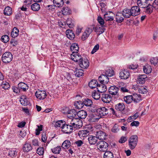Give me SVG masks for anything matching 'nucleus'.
<instances>
[{"label": "nucleus", "instance_id": "obj_1", "mask_svg": "<svg viewBox=\"0 0 158 158\" xmlns=\"http://www.w3.org/2000/svg\"><path fill=\"white\" fill-rule=\"evenodd\" d=\"M148 0H137V4L139 6L144 9L143 11L147 14H150L152 11L153 8L152 5H148Z\"/></svg>", "mask_w": 158, "mask_h": 158}, {"label": "nucleus", "instance_id": "obj_2", "mask_svg": "<svg viewBox=\"0 0 158 158\" xmlns=\"http://www.w3.org/2000/svg\"><path fill=\"white\" fill-rule=\"evenodd\" d=\"M138 137L136 135H131L129 139L128 145L131 149H134L136 146L138 142Z\"/></svg>", "mask_w": 158, "mask_h": 158}, {"label": "nucleus", "instance_id": "obj_3", "mask_svg": "<svg viewBox=\"0 0 158 158\" xmlns=\"http://www.w3.org/2000/svg\"><path fill=\"white\" fill-rule=\"evenodd\" d=\"M119 88L115 86H111L108 89V92L111 95L114 99H118L119 97L118 93Z\"/></svg>", "mask_w": 158, "mask_h": 158}, {"label": "nucleus", "instance_id": "obj_4", "mask_svg": "<svg viewBox=\"0 0 158 158\" xmlns=\"http://www.w3.org/2000/svg\"><path fill=\"white\" fill-rule=\"evenodd\" d=\"M70 121V124L73 127L74 130L75 129H79L82 126V121L77 118H72Z\"/></svg>", "mask_w": 158, "mask_h": 158}, {"label": "nucleus", "instance_id": "obj_5", "mask_svg": "<svg viewBox=\"0 0 158 158\" xmlns=\"http://www.w3.org/2000/svg\"><path fill=\"white\" fill-rule=\"evenodd\" d=\"M2 58L3 62L8 63L12 60L13 56L9 52H6L2 55Z\"/></svg>", "mask_w": 158, "mask_h": 158}, {"label": "nucleus", "instance_id": "obj_6", "mask_svg": "<svg viewBox=\"0 0 158 158\" xmlns=\"http://www.w3.org/2000/svg\"><path fill=\"white\" fill-rule=\"evenodd\" d=\"M98 148L101 151H106L108 148V145L105 141H100L97 143V145Z\"/></svg>", "mask_w": 158, "mask_h": 158}, {"label": "nucleus", "instance_id": "obj_7", "mask_svg": "<svg viewBox=\"0 0 158 158\" xmlns=\"http://www.w3.org/2000/svg\"><path fill=\"white\" fill-rule=\"evenodd\" d=\"M73 127L71 125L69 124H64V126L61 127V131L66 134H69L72 132L73 130Z\"/></svg>", "mask_w": 158, "mask_h": 158}, {"label": "nucleus", "instance_id": "obj_8", "mask_svg": "<svg viewBox=\"0 0 158 158\" xmlns=\"http://www.w3.org/2000/svg\"><path fill=\"white\" fill-rule=\"evenodd\" d=\"M36 98L39 100H43L47 96V94L45 91L38 89L35 93Z\"/></svg>", "mask_w": 158, "mask_h": 158}, {"label": "nucleus", "instance_id": "obj_9", "mask_svg": "<svg viewBox=\"0 0 158 158\" xmlns=\"http://www.w3.org/2000/svg\"><path fill=\"white\" fill-rule=\"evenodd\" d=\"M108 110L105 107L100 108L96 110V113L99 115L101 118H102L108 114Z\"/></svg>", "mask_w": 158, "mask_h": 158}, {"label": "nucleus", "instance_id": "obj_10", "mask_svg": "<svg viewBox=\"0 0 158 158\" xmlns=\"http://www.w3.org/2000/svg\"><path fill=\"white\" fill-rule=\"evenodd\" d=\"M94 29V27H87L82 36V40H86L92 33Z\"/></svg>", "mask_w": 158, "mask_h": 158}, {"label": "nucleus", "instance_id": "obj_11", "mask_svg": "<svg viewBox=\"0 0 158 158\" xmlns=\"http://www.w3.org/2000/svg\"><path fill=\"white\" fill-rule=\"evenodd\" d=\"M130 75L129 72L127 70L121 69L119 73V77L121 79H127Z\"/></svg>", "mask_w": 158, "mask_h": 158}, {"label": "nucleus", "instance_id": "obj_12", "mask_svg": "<svg viewBox=\"0 0 158 158\" xmlns=\"http://www.w3.org/2000/svg\"><path fill=\"white\" fill-rule=\"evenodd\" d=\"M113 98L110 94H103L102 95L101 100L105 103H109L111 101Z\"/></svg>", "mask_w": 158, "mask_h": 158}, {"label": "nucleus", "instance_id": "obj_13", "mask_svg": "<svg viewBox=\"0 0 158 158\" xmlns=\"http://www.w3.org/2000/svg\"><path fill=\"white\" fill-rule=\"evenodd\" d=\"M78 64L80 67L84 69H87L89 66V62L87 59H83L82 58L79 61Z\"/></svg>", "mask_w": 158, "mask_h": 158}, {"label": "nucleus", "instance_id": "obj_14", "mask_svg": "<svg viewBox=\"0 0 158 158\" xmlns=\"http://www.w3.org/2000/svg\"><path fill=\"white\" fill-rule=\"evenodd\" d=\"M67 117L69 118L68 121H69V120H71L72 118H75V116H76V114H77V112L76 110L74 109H71L68 110L67 112Z\"/></svg>", "mask_w": 158, "mask_h": 158}, {"label": "nucleus", "instance_id": "obj_15", "mask_svg": "<svg viewBox=\"0 0 158 158\" xmlns=\"http://www.w3.org/2000/svg\"><path fill=\"white\" fill-rule=\"evenodd\" d=\"M132 16H135L140 14V9L139 7L137 6H132L130 10Z\"/></svg>", "mask_w": 158, "mask_h": 158}, {"label": "nucleus", "instance_id": "obj_16", "mask_svg": "<svg viewBox=\"0 0 158 158\" xmlns=\"http://www.w3.org/2000/svg\"><path fill=\"white\" fill-rule=\"evenodd\" d=\"M71 58L72 60L76 62H78V63L82 58L81 56L77 52L72 53L71 55Z\"/></svg>", "mask_w": 158, "mask_h": 158}, {"label": "nucleus", "instance_id": "obj_17", "mask_svg": "<svg viewBox=\"0 0 158 158\" xmlns=\"http://www.w3.org/2000/svg\"><path fill=\"white\" fill-rule=\"evenodd\" d=\"M147 78V76L145 74L139 75L137 78L138 83L140 84H144Z\"/></svg>", "mask_w": 158, "mask_h": 158}, {"label": "nucleus", "instance_id": "obj_18", "mask_svg": "<svg viewBox=\"0 0 158 158\" xmlns=\"http://www.w3.org/2000/svg\"><path fill=\"white\" fill-rule=\"evenodd\" d=\"M113 13L111 12H107L104 15V19L106 21H112L114 20Z\"/></svg>", "mask_w": 158, "mask_h": 158}, {"label": "nucleus", "instance_id": "obj_19", "mask_svg": "<svg viewBox=\"0 0 158 158\" xmlns=\"http://www.w3.org/2000/svg\"><path fill=\"white\" fill-rule=\"evenodd\" d=\"M106 135L104 132L99 131L96 132V137L97 139H98L101 140H104L106 139Z\"/></svg>", "mask_w": 158, "mask_h": 158}, {"label": "nucleus", "instance_id": "obj_20", "mask_svg": "<svg viewBox=\"0 0 158 158\" xmlns=\"http://www.w3.org/2000/svg\"><path fill=\"white\" fill-rule=\"evenodd\" d=\"M105 26H102L99 25H97L95 27H94L95 31L98 35L103 33L105 30L104 27Z\"/></svg>", "mask_w": 158, "mask_h": 158}, {"label": "nucleus", "instance_id": "obj_21", "mask_svg": "<svg viewBox=\"0 0 158 158\" xmlns=\"http://www.w3.org/2000/svg\"><path fill=\"white\" fill-rule=\"evenodd\" d=\"M99 81L103 84H106L109 82V78L105 74H102L98 77Z\"/></svg>", "mask_w": 158, "mask_h": 158}, {"label": "nucleus", "instance_id": "obj_22", "mask_svg": "<svg viewBox=\"0 0 158 158\" xmlns=\"http://www.w3.org/2000/svg\"><path fill=\"white\" fill-rule=\"evenodd\" d=\"M88 139L90 145L95 144L98 141L97 137L92 135L88 136Z\"/></svg>", "mask_w": 158, "mask_h": 158}, {"label": "nucleus", "instance_id": "obj_23", "mask_svg": "<svg viewBox=\"0 0 158 158\" xmlns=\"http://www.w3.org/2000/svg\"><path fill=\"white\" fill-rule=\"evenodd\" d=\"M105 84H101L98 85L97 89L98 92L103 93L106 91L107 88Z\"/></svg>", "mask_w": 158, "mask_h": 158}, {"label": "nucleus", "instance_id": "obj_24", "mask_svg": "<svg viewBox=\"0 0 158 158\" xmlns=\"http://www.w3.org/2000/svg\"><path fill=\"white\" fill-rule=\"evenodd\" d=\"M84 106L87 107H91L93 105V102L91 100L88 98H84L82 99Z\"/></svg>", "mask_w": 158, "mask_h": 158}, {"label": "nucleus", "instance_id": "obj_25", "mask_svg": "<svg viewBox=\"0 0 158 158\" xmlns=\"http://www.w3.org/2000/svg\"><path fill=\"white\" fill-rule=\"evenodd\" d=\"M122 15L126 18H129L132 16L131 11L130 9H124L122 11Z\"/></svg>", "mask_w": 158, "mask_h": 158}, {"label": "nucleus", "instance_id": "obj_26", "mask_svg": "<svg viewBox=\"0 0 158 158\" xmlns=\"http://www.w3.org/2000/svg\"><path fill=\"white\" fill-rule=\"evenodd\" d=\"M77 115L79 118L83 119L85 118L86 117L87 114L86 111L83 110H81L77 113Z\"/></svg>", "mask_w": 158, "mask_h": 158}, {"label": "nucleus", "instance_id": "obj_27", "mask_svg": "<svg viewBox=\"0 0 158 158\" xmlns=\"http://www.w3.org/2000/svg\"><path fill=\"white\" fill-rule=\"evenodd\" d=\"M89 131L87 130H82L79 131L78 133V135L82 138V137H85L88 135Z\"/></svg>", "mask_w": 158, "mask_h": 158}, {"label": "nucleus", "instance_id": "obj_28", "mask_svg": "<svg viewBox=\"0 0 158 158\" xmlns=\"http://www.w3.org/2000/svg\"><path fill=\"white\" fill-rule=\"evenodd\" d=\"M98 85L97 81L95 80H93L89 83V86L91 89H94L96 87L97 88Z\"/></svg>", "mask_w": 158, "mask_h": 158}, {"label": "nucleus", "instance_id": "obj_29", "mask_svg": "<svg viewBox=\"0 0 158 158\" xmlns=\"http://www.w3.org/2000/svg\"><path fill=\"white\" fill-rule=\"evenodd\" d=\"M66 33L68 38L70 40H73L75 37V35L73 31L69 30H66Z\"/></svg>", "mask_w": 158, "mask_h": 158}, {"label": "nucleus", "instance_id": "obj_30", "mask_svg": "<svg viewBox=\"0 0 158 158\" xmlns=\"http://www.w3.org/2000/svg\"><path fill=\"white\" fill-rule=\"evenodd\" d=\"M18 86L20 91H25L28 89V87L27 84L23 82H20L18 84Z\"/></svg>", "mask_w": 158, "mask_h": 158}, {"label": "nucleus", "instance_id": "obj_31", "mask_svg": "<svg viewBox=\"0 0 158 158\" xmlns=\"http://www.w3.org/2000/svg\"><path fill=\"white\" fill-rule=\"evenodd\" d=\"M100 118V117L98 114H92L89 117L91 121L93 122H95L98 121Z\"/></svg>", "mask_w": 158, "mask_h": 158}, {"label": "nucleus", "instance_id": "obj_32", "mask_svg": "<svg viewBox=\"0 0 158 158\" xmlns=\"http://www.w3.org/2000/svg\"><path fill=\"white\" fill-rule=\"evenodd\" d=\"M115 107L117 110L122 111L125 109V106L123 103H119L116 105Z\"/></svg>", "mask_w": 158, "mask_h": 158}, {"label": "nucleus", "instance_id": "obj_33", "mask_svg": "<svg viewBox=\"0 0 158 158\" xmlns=\"http://www.w3.org/2000/svg\"><path fill=\"white\" fill-rule=\"evenodd\" d=\"M74 105L75 108L78 109H81L84 106L82 101L79 100L75 101Z\"/></svg>", "mask_w": 158, "mask_h": 158}, {"label": "nucleus", "instance_id": "obj_34", "mask_svg": "<svg viewBox=\"0 0 158 158\" xmlns=\"http://www.w3.org/2000/svg\"><path fill=\"white\" fill-rule=\"evenodd\" d=\"M70 49L72 53L77 52L79 50L78 44L76 43L72 44L71 46Z\"/></svg>", "mask_w": 158, "mask_h": 158}, {"label": "nucleus", "instance_id": "obj_35", "mask_svg": "<svg viewBox=\"0 0 158 158\" xmlns=\"http://www.w3.org/2000/svg\"><path fill=\"white\" fill-rule=\"evenodd\" d=\"M61 11L62 13L65 15H70L71 12L70 9L68 7H64Z\"/></svg>", "mask_w": 158, "mask_h": 158}, {"label": "nucleus", "instance_id": "obj_36", "mask_svg": "<svg viewBox=\"0 0 158 158\" xmlns=\"http://www.w3.org/2000/svg\"><path fill=\"white\" fill-rule=\"evenodd\" d=\"M23 148L24 151L28 152L32 150V147L30 144L28 143H26L24 145Z\"/></svg>", "mask_w": 158, "mask_h": 158}, {"label": "nucleus", "instance_id": "obj_37", "mask_svg": "<svg viewBox=\"0 0 158 158\" xmlns=\"http://www.w3.org/2000/svg\"><path fill=\"white\" fill-rule=\"evenodd\" d=\"M114 156L113 152L110 151H106L104 155L103 158H114Z\"/></svg>", "mask_w": 158, "mask_h": 158}, {"label": "nucleus", "instance_id": "obj_38", "mask_svg": "<svg viewBox=\"0 0 158 158\" xmlns=\"http://www.w3.org/2000/svg\"><path fill=\"white\" fill-rule=\"evenodd\" d=\"M152 70L151 66L149 65H146L143 67V70L144 72L146 74H149Z\"/></svg>", "mask_w": 158, "mask_h": 158}, {"label": "nucleus", "instance_id": "obj_39", "mask_svg": "<svg viewBox=\"0 0 158 158\" xmlns=\"http://www.w3.org/2000/svg\"><path fill=\"white\" fill-rule=\"evenodd\" d=\"M71 146V144L69 140H67L64 141L62 144V147L63 148L68 149Z\"/></svg>", "mask_w": 158, "mask_h": 158}, {"label": "nucleus", "instance_id": "obj_40", "mask_svg": "<svg viewBox=\"0 0 158 158\" xmlns=\"http://www.w3.org/2000/svg\"><path fill=\"white\" fill-rule=\"evenodd\" d=\"M133 100L134 102H138L141 100V98L140 94H134L132 95Z\"/></svg>", "mask_w": 158, "mask_h": 158}, {"label": "nucleus", "instance_id": "obj_41", "mask_svg": "<svg viewBox=\"0 0 158 158\" xmlns=\"http://www.w3.org/2000/svg\"><path fill=\"white\" fill-rule=\"evenodd\" d=\"M21 104L23 106H26L28 105L29 102L25 96H23L20 99Z\"/></svg>", "mask_w": 158, "mask_h": 158}, {"label": "nucleus", "instance_id": "obj_42", "mask_svg": "<svg viewBox=\"0 0 158 158\" xmlns=\"http://www.w3.org/2000/svg\"><path fill=\"white\" fill-rule=\"evenodd\" d=\"M19 30L16 27H14L11 32V36L12 38H15L17 36L19 35Z\"/></svg>", "mask_w": 158, "mask_h": 158}, {"label": "nucleus", "instance_id": "obj_43", "mask_svg": "<svg viewBox=\"0 0 158 158\" xmlns=\"http://www.w3.org/2000/svg\"><path fill=\"white\" fill-rule=\"evenodd\" d=\"M31 10L34 11H38L40 8V5L39 4L35 3L31 6Z\"/></svg>", "mask_w": 158, "mask_h": 158}, {"label": "nucleus", "instance_id": "obj_44", "mask_svg": "<svg viewBox=\"0 0 158 158\" xmlns=\"http://www.w3.org/2000/svg\"><path fill=\"white\" fill-rule=\"evenodd\" d=\"M4 14L6 15H10L12 14V9L9 6L6 7L4 10Z\"/></svg>", "mask_w": 158, "mask_h": 158}, {"label": "nucleus", "instance_id": "obj_45", "mask_svg": "<svg viewBox=\"0 0 158 158\" xmlns=\"http://www.w3.org/2000/svg\"><path fill=\"white\" fill-rule=\"evenodd\" d=\"M53 3L56 5V7H58L62 6L64 4L63 0H53Z\"/></svg>", "mask_w": 158, "mask_h": 158}, {"label": "nucleus", "instance_id": "obj_46", "mask_svg": "<svg viewBox=\"0 0 158 158\" xmlns=\"http://www.w3.org/2000/svg\"><path fill=\"white\" fill-rule=\"evenodd\" d=\"M133 98L132 95L127 96L124 97V100L126 103L129 104L133 101Z\"/></svg>", "mask_w": 158, "mask_h": 158}, {"label": "nucleus", "instance_id": "obj_47", "mask_svg": "<svg viewBox=\"0 0 158 158\" xmlns=\"http://www.w3.org/2000/svg\"><path fill=\"white\" fill-rule=\"evenodd\" d=\"M92 95L93 98L95 100H98L100 98V94L98 91H94L92 93Z\"/></svg>", "mask_w": 158, "mask_h": 158}, {"label": "nucleus", "instance_id": "obj_48", "mask_svg": "<svg viewBox=\"0 0 158 158\" xmlns=\"http://www.w3.org/2000/svg\"><path fill=\"white\" fill-rule=\"evenodd\" d=\"M17 155L15 149H11L9 151L8 155L11 157H15Z\"/></svg>", "mask_w": 158, "mask_h": 158}, {"label": "nucleus", "instance_id": "obj_49", "mask_svg": "<svg viewBox=\"0 0 158 158\" xmlns=\"http://www.w3.org/2000/svg\"><path fill=\"white\" fill-rule=\"evenodd\" d=\"M138 91L140 93L142 94H146L148 91L146 87L143 86L139 87Z\"/></svg>", "mask_w": 158, "mask_h": 158}, {"label": "nucleus", "instance_id": "obj_50", "mask_svg": "<svg viewBox=\"0 0 158 158\" xmlns=\"http://www.w3.org/2000/svg\"><path fill=\"white\" fill-rule=\"evenodd\" d=\"M105 75L107 77H111L114 75V72L112 69H108L106 71Z\"/></svg>", "mask_w": 158, "mask_h": 158}, {"label": "nucleus", "instance_id": "obj_51", "mask_svg": "<svg viewBox=\"0 0 158 158\" xmlns=\"http://www.w3.org/2000/svg\"><path fill=\"white\" fill-rule=\"evenodd\" d=\"M120 127L117 124H115L111 129V131L113 133H117L120 130Z\"/></svg>", "mask_w": 158, "mask_h": 158}, {"label": "nucleus", "instance_id": "obj_52", "mask_svg": "<svg viewBox=\"0 0 158 158\" xmlns=\"http://www.w3.org/2000/svg\"><path fill=\"white\" fill-rule=\"evenodd\" d=\"M61 150L60 146H57L52 149V152L55 154H59Z\"/></svg>", "mask_w": 158, "mask_h": 158}, {"label": "nucleus", "instance_id": "obj_53", "mask_svg": "<svg viewBox=\"0 0 158 158\" xmlns=\"http://www.w3.org/2000/svg\"><path fill=\"white\" fill-rule=\"evenodd\" d=\"M64 122H63L62 120H59L55 123L54 126L56 127H60L61 128V127L64 125Z\"/></svg>", "mask_w": 158, "mask_h": 158}, {"label": "nucleus", "instance_id": "obj_54", "mask_svg": "<svg viewBox=\"0 0 158 158\" xmlns=\"http://www.w3.org/2000/svg\"><path fill=\"white\" fill-rule=\"evenodd\" d=\"M66 23L70 28H72L74 26V24L73 23L72 19L70 18L67 19Z\"/></svg>", "mask_w": 158, "mask_h": 158}, {"label": "nucleus", "instance_id": "obj_55", "mask_svg": "<svg viewBox=\"0 0 158 158\" xmlns=\"http://www.w3.org/2000/svg\"><path fill=\"white\" fill-rule=\"evenodd\" d=\"M1 85L3 88L5 89H8L10 87L9 84L6 81H3L2 82Z\"/></svg>", "mask_w": 158, "mask_h": 158}, {"label": "nucleus", "instance_id": "obj_56", "mask_svg": "<svg viewBox=\"0 0 158 158\" xmlns=\"http://www.w3.org/2000/svg\"><path fill=\"white\" fill-rule=\"evenodd\" d=\"M97 21L100 25L105 26L104 25V20L102 17L100 16H98Z\"/></svg>", "mask_w": 158, "mask_h": 158}, {"label": "nucleus", "instance_id": "obj_57", "mask_svg": "<svg viewBox=\"0 0 158 158\" xmlns=\"http://www.w3.org/2000/svg\"><path fill=\"white\" fill-rule=\"evenodd\" d=\"M151 64L156 66L158 62V58L157 57H154L152 58L150 60Z\"/></svg>", "mask_w": 158, "mask_h": 158}, {"label": "nucleus", "instance_id": "obj_58", "mask_svg": "<svg viewBox=\"0 0 158 158\" xmlns=\"http://www.w3.org/2000/svg\"><path fill=\"white\" fill-rule=\"evenodd\" d=\"M1 40L4 43H6L9 40V36L7 35L2 36L1 38Z\"/></svg>", "mask_w": 158, "mask_h": 158}, {"label": "nucleus", "instance_id": "obj_59", "mask_svg": "<svg viewBox=\"0 0 158 158\" xmlns=\"http://www.w3.org/2000/svg\"><path fill=\"white\" fill-rule=\"evenodd\" d=\"M83 71L82 69L78 70L76 71L75 75L78 77H80L83 75Z\"/></svg>", "mask_w": 158, "mask_h": 158}, {"label": "nucleus", "instance_id": "obj_60", "mask_svg": "<svg viewBox=\"0 0 158 158\" xmlns=\"http://www.w3.org/2000/svg\"><path fill=\"white\" fill-rule=\"evenodd\" d=\"M119 14H120L119 13H118L116 16V21L119 23H120L123 21L124 19L122 17H120L119 16Z\"/></svg>", "mask_w": 158, "mask_h": 158}, {"label": "nucleus", "instance_id": "obj_61", "mask_svg": "<svg viewBox=\"0 0 158 158\" xmlns=\"http://www.w3.org/2000/svg\"><path fill=\"white\" fill-rule=\"evenodd\" d=\"M37 153L39 155H43L44 153V150L43 148H39L37 150Z\"/></svg>", "mask_w": 158, "mask_h": 158}, {"label": "nucleus", "instance_id": "obj_62", "mask_svg": "<svg viewBox=\"0 0 158 158\" xmlns=\"http://www.w3.org/2000/svg\"><path fill=\"white\" fill-rule=\"evenodd\" d=\"M42 130V125H40V126H38V128L36 129L35 135H38L40 133V132Z\"/></svg>", "mask_w": 158, "mask_h": 158}, {"label": "nucleus", "instance_id": "obj_63", "mask_svg": "<svg viewBox=\"0 0 158 158\" xmlns=\"http://www.w3.org/2000/svg\"><path fill=\"white\" fill-rule=\"evenodd\" d=\"M10 43L13 46H15L17 45L18 44V41L14 39H11L10 42Z\"/></svg>", "mask_w": 158, "mask_h": 158}, {"label": "nucleus", "instance_id": "obj_64", "mask_svg": "<svg viewBox=\"0 0 158 158\" xmlns=\"http://www.w3.org/2000/svg\"><path fill=\"white\" fill-rule=\"evenodd\" d=\"M152 6V7L156 9H158V0H155Z\"/></svg>", "mask_w": 158, "mask_h": 158}]
</instances>
